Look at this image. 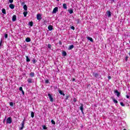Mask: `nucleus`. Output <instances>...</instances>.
Wrapping results in <instances>:
<instances>
[{
    "label": "nucleus",
    "mask_w": 130,
    "mask_h": 130,
    "mask_svg": "<svg viewBox=\"0 0 130 130\" xmlns=\"http://www.w3.org/2000/svg\"><path fill=\"white\" fill-rule=\"evenodd\" d=\"M2 43H3V40H1V42H0V46H2Z\"/></svg>",
    "instance_id": "nucleus-39"
},
{
    "label": "nucleus",
    "mask_w": 130,
    "mask_h": 130,
    "mask_svg": "<svg viewBox=\"0 0 130 130\" xmlns=\"http://www.w3.org/2000/svg\"><path fill=\"white\" fill-rule=\"evenodd\" d=\"M71 29H72V30H75V27H74V26H71Z\"/></svg>",
    "instance_id": "nucleus-38"
},
{
    "label": "nucleus",
    "mask_w": 130,
    "mask_h": 130,
    "mask_svg": "<svg viewBox=\"0 0 130 130\" xmlns=\"http://www.w3.org/2000/svg\"><path fill=\"white\" fill-rule=\"evenodd\" d=\"M2 13H3V14H6V9H2Z\"/></svg>",
    "instance_id": "nucleus-26"
},
{
    "label": "nucleus",
    "mask_w": 130,
    "mask_h": 130,
    "mask_svg": "<svg viewBox=\"0 0 130 130\" xmlns=\"http://www.w3.org/2000/svg\"><path fill=\"white\" fill-rule=\"evenodd\" d=\"M28 25H29V26H30V27H32V26H33V22H29L28 23Z\"/></svg>",
    "instance_id": "nucleus-24"
},
{
    "label": "nucleus",
    "mask_w": 130,
    "mask_h": 130,
    "mask_svg": "<svg viewBox=\"0 0 130 130\" xmlns=\"http://www.w3.org/2000/svg\"><path fill=\"white\" fill-rule=\"evenodd\" d=\"M14 0H9V3H10V4H12V3H13Z\"/></svg>",
    "instance_id": "nucleus-35"
},
{
    "label": "nucleus",
    "mask_w": 130,
    "mask_h": 130,
    "mask_svg": "<svg viewBox=\"0 0 130 130\" xmlns=\"http://www.w3.org/2000/svg\"><path fill=\"white\" fill-rule=\"evenodd\" d=\"M106 16L107 17H108V18H110V17H111V12L110 11H107L106 13Z\"/></svg>",
    "instance_id": "nucleus-5"
},
{
    "label": "nucleus",
    "mask_w": 130,
    "mask_h": 130,
    "mask_svg": "<svg viewBox=\"0 0 130 130\" xmlns=\"http://www.w3.org/2000/svg\"><path fill=\"white\" fill-rule=\"evenodd\" d=\"M113 101L114 103H118V102L116 100H115V99H113Z\"/></svg>",
    "instance_id": "nucleus-23"
},
{
    "label": "nucleus",
    "mask_w": 130,
    "mask_h": 130,
    "mask_svg": "<svg viewBox=\"0 0 130 130\" xmlns=\"http://www.w3.org/2000/svg\"><path fill=\"white\" fill-rule=\"evenodd\" d=\"M126 98H127V99L129 98V96H128V95H126Z\"/></svg>",
    "instance_id": "nucleus-44"
},
{
    "label": "nucleus",
    "mask_w": 130,
    "mask_h": 130,
    "mask_svg": "<svg viewBox=\"0 0 130 130\" xmlns=\"http://www.w3.org/2000/svg\"><path fill=\"white\" fill-rule=\"evenodd\" d=\"M87 39L89 40V41H91V42H93V39H92V38L89 37H87Z\"/></svg>",
    "instance_id": "nucleus-13"
},
{
    "label": "nucleus",
    "mask_w": 130,
    "mask_h": 130,
    "mask_svg": "<svg viewBox=\"0 0 130 130\" xmlns=\"http://www.w3.org/2000/svg\"><path fill=\"white\" fill-rule=\"evenodd\" d=\"M27 14H28V12H23V15L24 17H27Z\"/></svg>",
    "instance_id": "nucleus-22"
},
{
    "label": "nucleus",
    "mask_w": 130,
    "mask_h": 130,
    "mask_svg": "<svg viewBox=\"0 0 130 130\" xmlns=\"http://www.w3.org/2000/svg\"><path fill=\"white\" fill-rule=\"evenodd\" d=\"M83 107H84V105H83V104H81V106L80 107V110H81V112L84 113V112H83Z\"/></svg>",
    "instance_id": "nucleus-8"
},
{
    "label": "nucleus",
    "mask_w": 130,
    "mask_h": 130,
    "mask_svg": "<svg viewBox=\"0 0 130 130\" xmlns=\"http://www.w3.org/2000/svg\"><path fill=\"white\" fill-rule=\"evenodd\" d=\"M25 124V120H24L21 123L20 125H21V127H19L20 130H22L24 128V125Z\"/></svg>",
    "instance_id": "nucleus-1"
},
{
    "label": "nucleus",
    "mask_w": 130,
    "mask_h": 130,
    "mask_svg": "<svg viewBox=\"0 0 130 130\" xmlns=\"http://www.w3.org/2000/svg\"><path fill=\"white\" fill-rule=\"evenodd\" d=\"M45 83H46V84H48V83H49V80H45Z\"/></svg>",
    "instance_id": "nucleus-33"
},
{
    "label": "nucleus",
    "mask_w": 130,
    "mask_h": 130,
    "mask_svg": "<svg viewBox=\"0 0 130 130\" xmlns=\"http://www.w3.org/2000/svg\"><path fill=\"white\" fill-rule=\"evenodd\" d=\"M108 78L109 79V80H110V79H111V76H109V77H108Z\"/></svg>",
    "instance_id": "nucleus-42"
},
{
    "label": "nucleus",
    "mask_w": 130,
    "mask_h": 130,
    "mask_svg": "<svg viewBox=\"0 0 130 130\" xmlns=\"http://www.w3.org/2000/svg\"><path fill=\"white\" fill-rule=\"evenodd\" d=\"M9 7L10 9H11L12 10H13V9H15V6L13 4H10L9 5Z\"/></svg>",
    "instance_id": "nucleus-10"
},
{
    "label": "nucleus",
    "mask_w": 130,
    "mask_h": 130,
    "mask_svg": "<svg viewBox=\"0 0 130 130\" xmlns=\"http://www.w3.org/2000/svg\"><path fill=\"white\" fill-rule=\"evenodd\" d=\"M48 48L50 49H51V45L50 44H48Z\"/></svg>",
    "instance_id": "nucleus-28"
},
{
    "label": "nucleus",
    "mask_w": 130,
    "mask_h": 130,
    "mask_svg": "<svg viewBox=\"0 0 130 130\" xmlns=\"http://www.w3.org/2000/svg\"><path fill=\"white\" fill-rule=\"evenodd\" d=\"M51 122L52 123V124H55V122L53 120H51Z\"/></svg>",
    "instance_id": "nucleus-30"
},
{
    "label": "nucleus",
    "mask_w": 130,
    "mask_h": 130,
    "mask_svg": "<svg viewBox=\"0 0 130 130\" xmlns=\"http://www.w3.org/2000/svg\"><path fill=\"white\" fill-rule=\"evenodd\" d=\"M42 127L44 129H46L47 128V127L45 125H43Z\"/></svg>",
    "instance_id": "nucleus-31"
},
{
    "label": "nucleus",
    "mask_w": 130,
    "mask_h": 130,
    "mask_svg": "<svg viewBox=\"0 0 130 130\" xmlns=\"http://www.w3.org/2000/svg\"><path fill=\"white\" fill-rule=\"evenodd\" d=\"M21 92H22L23 95L25 94V92H24V90L21 91Z\"/></svg>",
    "instance_id": "nucleus-41"
},
{
    "label": "nucleus",
    "mask_w": 130,
    "mask_h": 130,
    "mask_svg": "<svg viewBox=\"0 0 130 130\" xmlns=\"http://www.w3.org/2000/svg\"><path fill=\"white\" fill-rule=\"evenodd\" d=\"M73 101H74V102H76V101H77V100H76V99H74Z\"/></svg>",
    "instance_id": "nucleus-43"
},
{
    "label": "nucleus",
    "mask_w": 130,
    "mask_h": 130,
    "mask_svg": "<svg viewBox=\"0 0 130 130\" xmlns=\"http://www.w3.org/2000/svg\"><path fill=\"white\" fill-rule=\"evenodd\" d=\"M48 29L49 31H52V30H53V26H52V25H49Z\"/></svg>",
    "instance_id": "nucleus-7"
},
{
    "label": "nucleus",
    "mask_w": 130,
    "mask_h": 130,
    "mask_svg": "<svg viewBox=\"0 0 130 130\" xmlns=\"http://www.w3.org/2000/svg\"><path fill=\"white\" fill-rule=\"evenodd\" d=\"M48 96L49 98L50 101L51 102H53V98H52V95H51V94H50V93H49L48 94Z\"/></svg>",
    "instance_id": "nucleus-3"
},
{
    "label": "nucleus",
    "mask_w": 130,
    "mask_h": 130,
    "mask_svg": "<svg viewBox=\"0 0 130 130\" xmlns=\"http://www.w3.org/2000/svg\"><path fill=\"white\" fill-rule=\"evenodd\" d=\"M112 2H113H113H114L115 0H111Z\"/></svg>",
    "instance_id": "nucleus-46"
},
{
    "label": "nucleus",
    "mask_w": 130,
    "mask_h": 130,
    "mask_svg": "<svg viewBox=\"0 0 130 130\" xmlns=\"http://www.w3.org/2000/svg\"><path fill=\"white\" fill-rule=\"evenodd\" d=\"M127 58H128V57H126V60H127Z\"/></svg>",
    "instance_id": "nucleus-45"
},
{
    "label": "nucleus",
    "mask_w": 130,
    "mask_h": 130,
    "mask_svg": "<svg viewBox=\"0 0 130 130\" xmlns=\"http://www.w3.org/2000/svg\"><path fill=\"white\" fill-rule=\"evenodd\" d=\"M32 61H33L34 63H36V60H35V59H34L32 60Z\"/></svg>",
    "instance_id": "nucleus-40"
},
{
    "label": "nucleus",
    "mask_w": 130,
    "mask_h": 130,
    "mask_svg": "<svg viewBox=\"0 0 130 130\" xmlns=\"http://www.w3.org/2000/svg\"><path fill=\"white\" fill-rule=\"evenodd\" d=\"M19 91H23V88L22 87H19Z\"/></svg>",
    "instance_id": "nucleus-34"
},
{
    "label": "nucleus",
    "mask_w": 130,
    "mask_h": 130,
    "mask_svg": "<svg viewBox=\"0 0 130 130\" xmlns=\"http://www.w3.org/2000/svg\"><path fill=\"white\" fill-rule=\"evenodd\" d=\"M120 105H121V106H124V104H123V103H122V102H121V103H120Z\"/></svg>",
    "instance_id": "nucleus-36"
},
{
    "label": "nucleus",
    "mask_w": 130,
    "mask_h": 130,
    "mask_svg": "<svg viewBox=\"0 0 130 130\" xmlns=\"http://www.w3.org/2000/svg\"><path fill=\"white\" fill-rule=\"evenodd\" d=\"M62 54L63 55V56H66L67 55V52L66 51H63L62 53Z\"/></svg>",
    "instance_id": "nucleus-19"
},
{
    "label": "nucleus",
    "mask_w": 130,
    "mask_h": 130,
    "mask_svg": "<svg viewBox=\"0 0 130 130\" xmlns=\"http://www.w3.org/2000/svg\"><path fill=\"white\" fill-rule=\"evenodd\" d=\"M93 76H94L95 77V78H98L99 74L97 73H95V74L93 73Z\"/></svg>",
    "instance_id": "nucleus-21"
},
{
    "label": "nucleus",
    "mask_w": 130,
    "mask_h": 130,
    "mask_svg": "<svg viewBox=\"0 0 130 130\" xmlns=\"http://www.w3.org/2000/svg\"><path fill=\"white\" fill-rule=\"evenodd\" d=\"M26 42H30L31 41V39L30 38H27L25 39Z\"/></svg>",
    "instance_id": "nucleus-11"
},
{
    "label": "nucleus",
    "mask_w": 130,
    "mask_h": 130,
    "mask_svg": "<svg viewBox=\"0 0 130 130\" xmlns=\"http://www.w3.org/2000/svg\"><path fill=\"white\" fill-rule=\"evenodd\" d=\"M31 117L33 118V117H34V112H31Z\"/></svg>",
    "instance_id": "nucleus-29"
},
{
    "label": "nucleus",
    "mask_w": 130,
    "mask_h": 130,
    "mask_svg": "<svg viewBox=\"0 0 130 130\" xmlns=\"http://www.w3.org/2000/svg\"><path fill=\"white\" fill-rule=\"evenodd\" d=\"M25 57H26V61H27V62H29V61H30V59L29 58V57H28V56H26Z\"/></svg>",
    "instance_id": "nucleus-20"
},
{
    "label": "nucleus",
    "mask_w": 130,
    "mask_h": 130,
    "mask_svg": "<svg viewBox=\"0 0 130 130\" xmlns=\"http://www.w3.org/2000/svg\"><path fill=\"white\" fill-rule=\"evenodd\" d=\"M59 93L60 94V95H62L63 96H64V93L63 92H62L61 90H59Z\"/></svg>",
    "instance_id": "nucleus-17"
},
{
    "label": "nucleus",
    "mask_w": 130,
    "mask_h": 130,
    "mask_svg": "<svg viewBox=\"0 0 130 130\" xmlns=\"http://www.w3.org/2000/svg\"><path fill=\"white\" fill-rule=\"evenodd\" d=\"M5 37L6 39L8 38V34H6L5 35Z\"/></svg>",
    "instance_id": "nucleus-37"
},
{
    "label": "nucleus",
    "mask_w": 130,
    "mask_h": 130,
    "mask_svg": "<svg viewBox=\"0 0 130 130\" xmlns=\"http://www.w3.org/2000/svg\"><path fill=\"white\" fill-rule=\"evenodd\" d=\"M74 45H72L69 46V47L68 48V49H69V50H71V49H73V48H74Z\"/></svg>",
    "instance_id": "nucleus-12"
},
{
    "label": "nucleus",
    "mask_w": 130,
    "mask_h": 130,
    "mask_svg": "<svg viewBox=\"0 0 130 130\" xmlns=\"http://www.w3.org/2000/svg\"><path fill=\"white\" fill-rule=\"evenodd\" d=\"M73 81H75V79H73Z\"/></svg>",
    "instance_id": "nucleus-47"
},
{
    "label": "nucleus",
    "mask_w": 130,
    "mask_h": 130,
    "mask_svg": "<svg viewBox=\"0 0 130 130\" xmlns=\"http://www.w3.org/2000/svg\"><path fill=\"white\" fill-rule=\"evenodd\" d=\"M17 20V16L16 15H13L12 17V21L13 22H15Z\"/></svg>",
    "instance_id": "nucleus-9"
},
{
    "label": "nucleus",
    "mask_w": 130,
    "mask_h": 130,
    "mask_svg": "<svg viewBox=\"0 0 130 130\" xmlns=\"http://www.w3.org/2000/svg\"><path fill=\"white\" fill-rule=\"evenodd\" d=\"M129 43H130V42H129Z\"/></svg>",
    "instance_id": "nucleus-50"
},
{
    "label": "nucleus",
    "mask_w": 130,
    "mask_h": 130,
    "mask_svg": "<svg viewBox=\"0 0 130 130\" xmlns=\"http://www.w3.org/2000/svg\"><path fill=\"white\" fill-rule=\"evenodd\" d=\"M10 106H14V103L13 102H10Z\"/></svg>",
    "instance_id": "nucleus-32"
},
{
    "label": "nucleus",
    "mask_w": 130,
    "mask_h": 130,
    "mask_svg": "<svg viewBox=\"0 0 130 130\" xmlns=\"http://www.w3.org/2000/svg\"><path fill=\"white\" fill-rule=\"evenodd\" d=\"M23 9L25 11H27L28 7H27V5H24L23 6Z\"/></svg>",
    "instance_id": "nucleus-16"
},
{
    "label": "nucleus",
    "mask_w": 130,
    "mask_h": 130,
    "mask_svg": "<svg viewBox=\"0 0 130 130\" xmlns=\"http://www.w3.org/2000/svg\"><path fill=\"white\" fill-rule=\"evenodd\" d=\"M115 93H116L117 97H119V96L120 95V93H119V92H118L117 90H116Z\"/></svg>",
    "instance_id": "nucleus-15"
},
{
    "label": "nucleus",
    "mask_w": 130,
    "mask_h": 130,
    "mask_svg": "<svg viewBox=\"0 0 130 130\" xmlns=\"http://www.w3.org/2000/svg\"><path fill=\"white\" fill-rule=\"evenodd\" d=\"M37 20H40L42 19V17L41 16V14H38L37 15Z\"/></svg>",
    "instance_id": "nucleus-6"
},
{
    "label": "nucleus",
    "mask_w": 130,
    "mask_h": 130,
    "mask_svg": "<svg viewBox=\"0 0 130 130\" xmlns=\"http://www.w3.org/2000/svg\"><path fill=\"white\" fill-rule=\"evenodd\" d=\"M123 130H126V129H124Z\"/></svg>",
    "instance_id": "nucleus-49"
},
{
    "label": "nucleus",
    "mask_w": 130,
    "mask_h": 130,
    "mask_svg": "<svg viewBox=\"0 0 130 130\" xmlns=\"http://www.w3.org/2000/svg\"><path fill=\"white\" fill-rule=\"evenodd\" d=\"M56 1H57L58 2V1H59V0H56Z\"/></svg>",
    "instance_id": "nucleus-48"
},
{
    "label": "nucleus",
    "mask_w": 130,
    "mask_h": 130,
    "mask_svg": "<svg viewBox=\"0 0 130 130\" xmlns=\"http://www.w3.org/2000/svg\"><path fill=\"white\" fill-rule=\"evenodd\" d=\"M68 12L70 14H73V13H74V11H73L72 9H69L68 10Z\"/></svg>",
    "instance_id": "nucleus-18"
},
{
    "label": "nucleus",
    "mask_w": 130,
    "mask_h": 130,
    "mask_svg": "<svg viewBox=\"0 0 130 130\" xmlns=\"http://www.w3.org/2000/svg\"><path fill=\"white\" fill-rule=\"evenodd\" d=\"M30 77H31L32 78L34 77V73L33 72L30 73Z\"/></svg>",
    "instance_id": "nucleus-27"
},
{
    "label": "nucleus",
    "mask_w": 130,
    "mask_h": 130,
    "mask_svg": "<svg viewBox=\"0 0 130 130\" xmlns=\"http://www.w3.org/2000/svg\"><path fill=\"white\" fill-rule=\"evenodd\" d=\"M58 11V8L55 7L52 11V14H56V12Z\"/></svg>",
    "instance_id": "nucleus-4"
},
{
    "label": "nucleus",
    "mask_w": 130,
    "mask_h": 130,
    "mask_svg": "<svg viewBox=\"0 0 130 130\" xmlns=\"http://www.w3.org/2000/svg\"><path fill=\"white\" fill-rule=\"evenodd\" d=\"M63 9H64L65 10H67V9H68V7H67V4H63Z\"/></svg>",
    "instance_id": "nucleus-14"
},
{
    "label": "nucleus",
    "mask_w": 130,
    "mask_h": 130,
    "mask_svg": "<svg viewBox=\"0 0 130 130\" xmlns=\"http://www.w3.org/2000/svg\"><path fill=\"white\" fill-rule=\"evenodd\" d=\"M27 81L28 83H32V79L30 78L28 79Z\"/></svg>",
    "instance_id": "nucleus-25"
},
{
    "label": "nucleus",
    "mask_w": 130,
    "mask_h": 130,
    "mask_svg": "<svg viewBox=\"0 0 130 130\" xmlns=\"http://www.w3.org/2000/svg\"><path fill=\"white\" fill-rule=\"evenodd\" d=\"M12 122V118L11 117H8L6 120V123H11Z\"/></svg>",
    "instance_id": "nucleus-2"
}]
</instances>
